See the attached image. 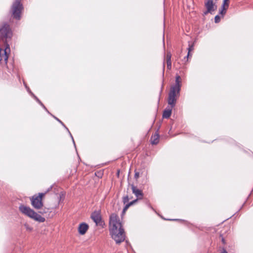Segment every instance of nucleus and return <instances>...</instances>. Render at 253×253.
<instances>
[{"label": "nucleus", "instance_id": "9d476101", "mask_svg": "<svg viewBox=\"0 0 253 253\" xmlns=\"http://www.w3.org/2000/svg\"><path fill=\"white\" fill-rule=\"evenodd\" d=\"M132 193L136 197L137 199L141 200L143 197V193L142 190L137 188L133 184L131 185Z\"/></svg>", "mask_w": 253, "mask_h": 253}, {"label": "nucleus", "instance_id": "4468645a", "mask_svg": "<svg viewBox=\"0 0 253 253\" xmlns=\"http://www.w3.org/2000/svg\"><path fill=\"white\" fill-rule=\"evenodd\" d=\"M171 54L170 52H168L166 56L167 68L169 70L171 69Z\"/></svg>", "mask_w": 253, "mask_h": 253}, {"label": "nucleus", "instance_id": "f03ea898", "mask_svg": "<svg viewBox=\"0 0 253 253\" xmlns=\"http://www.w3.org/2000/svg\"><path fill=\"white\" fill-rule=\"evenodd\" d=\"M181 78L178 75L175 76V82L174 85L171 86L169 93L168 103L171 108H173L176 103V96H179L181 89Z\"/></svg>", "mask_w": 253, "mask_h": 253}, {"label": "nucleus", "instance_id": "a211bd4d", "mask_svg": "<svg viewBox=\"0 0 253 253\" xmlns=\"http://www.w3.org/2000/svg\"><path fill=\"white\" fill-rule=\"evenodd\" d=\"M128 201H129V198H128V196L124 197L123 201V203L124 204H126L128 203Z\"/></svg>", "mask_w": 253, "mask_h": 253}, {"label": "nucleus", "instance_id": "c9c22d12", "mask_svg": "<svg viewBox=\"0 0 253 253\" xmlns=\"http://www.w3.org/2000/svg\"><path fill=\"white\" fill-rule=\"evenodd\" d=\"M241 209H242V207H241V208H240V209H239V210H241Z\"/></svg>", "mask_w": 253, "mask_h": 253}, {"label": "nucleus", "instance_id": "9b49d317", "mask_svg": "<svg viewBox=\"0 0 253 253\" xmlns=\"http://www.w3.org/2000/svg\"><path fill=\"white\" fill-rule=\"evenodd\" d=\"M89 226L85 222L80 223L78 227V232L80 235H84L88 229Z\"/></svg>", "mask_w": 253, "mask_h": 253}, {"label": "nucleus", "instance_id": "aec40b11", "mask_svg": "<svg viewBox=\"0 0 253 253\" xmlns=\"http://www.w3.org/2000/svg\"><path fill=\"white\" fill-rule=\"evenodd\" d=\"M220 20V16L218 15H217L214 17V22L215 23H217L219 22Z\"/></svg>", "mask_w": 253, "mask_h": 253}, {"label": "nucleus", "instance_id": "5701e85b", "mask_svg": "<svg viewBox=\"0 0 253 253\" xmlns=\"http://www.w3.org/2000/svg\"><path fill=\"white\" fill-rule=\"evenodd\" d=\"M226 12L223 11V9H220L219 11V13L222 16H223L225 14H226Z\"/></svg>", "mask_w": 253, "mask_h": 253}, {"label": "nucleus", "instance_id": "39448f33", "mask_svg": "<svg viewBox=\"0 0 253 253\" xmlns=\"http://www.w3.org/2000/svg\"><path fill=\"white\" fill-rule=\"evenodd\" d=\"M23 9V5L20 0H15L11 7L12 16L16 20H19L21 19V14Z\"/></svg>", "mask_w": 253, "mask_h": 253}, {"label": "nucleus", "instance_id": "72a5a7b5", "mask_svg": "<svg viewBox=\"0 0 253 253\" xmlns=\"http://www.w3.org/2000/svg\"><path fill=\"white\" fill-rule=\"evenodd\" d=\"M241 209H242V207H241V208H240V209H239V210H241Z\"/></svg>", "mask_w": 253, "mask_h": 253}, {"label": "nucleus", "instance_id": "f257e3e1", "mask_svg": "<svg viewBox=\"0 0 253 253\" xmlns=\"http://www.w3.org/2000/svg\"><path fill=\"white\" fill-rule=\"evenodd\" d=\"M109 231L112 239L117 244H120L125 240V233L119 216L115 213L110 215L109 218Z\"/></svg>", "mask_w": 253, "mask_h": 253}, {"label": "nucleus", "instance_id": "2eb2a0df", "mask_svg": "<svg viewBox=\"0 0 253 253\" xmlns=\"http://www.w3.org/2000/svg\"><path fill=\"white\" fill-rule=\"evenodd\" d=\"M32 96L34 98V99L37 101V102H38L39 103V104H40V105L41 106H42V107L48 113V114H50L49 112L48 111V110L47 109V108L45 107V106L43 105V104L40 101V100L35 95V94L34 93H32Z\"/></svg>", "mask_w": 253, "mask_h": 253}, {"label": "nucleus", "instance_id": "ddd939ff", "mask_svg": "<svg viewBox=\"0 0 253 253\" xmlns=\"http://www.w3.org/2000/svg\"><path fill=\"white\" fill-rule=\"evenodd\" d=\"M151 143L152 144L156 145L159 143V135L157 133H155L153 135L151 138Z\"/></svg>", "mask_w": 253, "mask_h": 253}, {"label": "nucleus", "instance_id": "423d86ee", "mask_svg": "<svg viewBox=\"0 0 253 253\" xmlns=\"http://www.w3.org/2000/svg\"><path fill=\"white\" fill-rule=\"evenodd\" d=\"M52 186H51L48 188L46 192L40 193L39 195H34L31 199L32 206L37 210L41 209L43 207V203L42 202V198L45 193L49 191L52 189Z\"/></svg>", "mask_w": 253, "mask_h": 253}, {"label": "nucleus", "instance_id": "412c9836", "mask_svg": "<svg viewBox=\"0 0 253 253\" xmlns=\"http://www.w3.org/2000/svg\"><path fill=\"white\" fill-rule=\"evenodd\" d=\"M130 207V206L128 205V204H126L125 206L124 207L123 210V213L125 212V211L127 210V209Z\"/></svg>", "mask_w": 253, "mask_h": 253}, {"label": "nucleus", "instance_id": "f3484780", "mask_svg": "<svg viewBox=\"0 0 253 253\" xmlns=\"http://www.w3.org/2000/svg\"><path fill=\"white\" fill-rule=\"evenodd\" d=\"M60 124L66 128V129L68 131V133H69L70 134V137H71L72 139V141H73V142L74 143V145L75 146V147H76V145H75V141H74V139L73 138V137L72 135V134L71 133L70 131H69V129L66 126L64 125V124L62 122L61 123H60Z\"/></svg>", "mask_w": 253, "mask_h": 253}, {"label": "nucleus", "instance_id": "4be33fe9", "mask_svg": "<svg viewBox=\"0 0 253 253\" xmlns=\"http://www.w3.org/2000/svg\"><path fill=\"white\" fill-rule=\"evenodd\" d=\"M228 8V7H226V6H225V5L223 6V5L222 4L220 9H223V11H224L226 12V11Z\"/></svg>", "mask_w": 253, "mask_h": 253}, {"label": "nucleus", "instance_id": "dca6fc26", "mask_svg": "<svg viewBox=\"0 0 253 253\" xmlns=\"http://www.w3.org/2000/svg\"><path fill=\"white\" fill-rule=\"evenodd\" d=\"M194 42H188V47L187 48L188 50V54L187 56L186 57L187 58L190 56V52L192 51L194 49Z\"/></svg>", "mask_w": 253, "mask_h": 253}, {"label": "nucleus", "instance_id": "1a4fd4ad", "mask_svg": "<svg viewBox=\"0 0 253 253\" xmlns=\"http://www.w3.org/2000/svg\"><path fill=\"white\" fill-rule=\"evenodd\" d=\"M205 6L207 10L204 12V15H206L209 13L212 14L213 12L216 9L217 7L213 0H207L205 3Z\"/></svg>", "mask_w": 253, "mask_h": 253}, {"label": "nucleus", "instance_id": "393cba45", "mask_svg": "<svg viewBox=\"0 0 253 253\" xmlns=\"http://www.w3.org/2000/svg\"><path fill=\"white\" fill-rule=\"evenodd\" d=\"M25 87L27 88V90L28 91V92L32 96V93H33L31 91L30 88L27 86L26 84H25Z\"/></svg>", "mask_w": 253, "mask_h": 253}, {"label": "nucleus", "instance_id": "c756f323", "mask_svg": "<svg viewBox=\"0 0 253 253\" xmlns=\"http://www.w3.org/2000/svg\"><path fill=\"white\" fill-rule=\"evenodd\" d=\"M222 242L223 243V244H225V241L224 240V239L223 238H222Z\"/></svg>", "mask_w": 253, "mask_h": 253}, {"label": "nucleus", "instance_id": "c85d7f7f", "mask_svg": "<svg viewBox=\"0 0 253 253\" xmlns=\"http://www.w3.org/2000/svg\"><path fill=\"white\" fill-rule=\"evenodd\" d=\"M148 207L151 208L152 210H153V211H154V209L153 208V207L151 206L150 204H148Z\"/></svg>", "mask_w": 253, "mask_h": 253}, {"label": "nucleus", "instance_id": "6e6552de", "mask_svg": "<svg viewBox=\"0 0 253 253\" xmlns=\"http://www.w3.org/2000/svg\"><path fill=\"white\" fill-rule=\"evenodd\" d=\"M91 218L97 226L103 227L104 225V221L102 220L100 211H95L91 214Z\"/></svg>", "mask_w": 253, "mask_h": 253}, {"label": "nucleus", "instance_id": "6ab92c4d", "mask_svg": "<svg viewBox=\"0 0 253 253\" xmlns=\"http://www.w3.org/2000/svg\"><path fill=\"white\" fill-rule=\"evenodd\" d=\"M222 5L229 7V0H223Z\"/></svg>", "mask_w": 253, "mask_h": 253}, {"label": "nucleus", "instance_id": "a878e982", "mask_svg": "<svg viewBox=\"0 0 253 253\" xmlns=\"http://www.w3.org/2000/svg\"><path fill=\"white\" fill-rule=\"evenodd\" d=\"M139 176V173L138 172H135L134 174V178L137 179Z\"/></svg>", "mask_w": 253, "mask_h": 253}, {"label": "nucleus", "instance_id": "cd10ccee", "mask_svg": "<svg viewBox=\"0 0 253 253\" xmlns=\"http://www.w3.org/2000/svg\"><path fill=\"white\" fill-rule=\"evenodd\" d=\"M221 253H228L225 249H223Z\"/></svg>", "mask_w": 253, "mask_h": 253}, {"label": "nucleus", "instance_id": "f704fd0d", "mask_svg": "<svg viewBox=\"0 0 253 253\" xmlns=\"http://www.w3.org/2000/svg\"><path fill=\"white\" fill-rule=\"evenodd\" d=\"M241 209H242V207H241V208H240V209H239V210H241Z\"/></svg>", "mask_w": 253, "mask_h": 253}, {"label": "nucleus", "instance_id": "7ed1b4c3", "mask_svg": "<svg viewBox=\"0 0 253 253\" xmlns=\"http://www.w3.org/2000/svg\"><path fill=\"white\" fill-rule=\"evenodd\" d=\"M19 211L25 215L40 222H43L45 218L36 212L30 207L24 205H20L19 207Z\"/></svg>", "mask_w": 253, "mask_h": 253}, {"label": "nucleus", "instance_id": "b1692460", "mask_svg": "<svg viewBox=\"0 0 253 253\" xmlns=\"http://www.w3.org/2000/svg\"><path fill=\"white\" fill-rule=\"evenodd\" d=\"M139 199H137V198L134 200H133L132 201L128 203V205L130 206L132 205H133L134 203H135Z\"/></svg>", "mask_w": 253, "mask_h": 253}, {"label": "nucleus", "instance_id": "7c9ffc66", "mask_svg": "<svg viewBox=\"0 0 253 253\" xmlns=\"http://www.w3.org/2000/svg\"><path fill=\"white\" fill-rule=\"evenodd\" d=\"M163 44H164V46H165V42H164V33L163 34Z\"/></svg>", "mask_w": 253, "mask_h": 253}, {"label": "nucleus", "instance_id": "2f4dec72", "mask_svg": "<svg viewBox=\"0 0 253 253\" xmlns=\"http://www.w3.org/2000/svg\"><path fill=\"white\" fill-rule=\"evenodd\" d=\"M167 220H177L178 219H167Z\"/></svg>", "mask_w": 253, "mask_h": 253}, {"label": "nucleus", "instance_id": "473e14b6", "mask_svg": "<svg viewBox=\"0 0 253 253\" xmlns=\"http://www.w3.org/2000/svg\"><path fill=\"white\" fill-rule=\"evenodd\" d=\"M164 69H165V63H163V73L164 72Z\"/></svg>", "mask_w": 253, "mask_h": 253}, {"label": "nucleus", "instance_id": "f8f14e48", "mask_svg": "<svg viewBox=\"0 0 253 253\" xmlns=\"http://www.w3.org/2000/svg\"><path fill=\"white\" fill-rule=\"evenodd\" d=\"M172 112V108H166L164 110L163 114V118L165 119H168L170 117L171 114Z\"/></svg>", "mask_w": 253, "mask_h": 253}, {"label": "nucleus", "instance_id": "20e7f679", "mask_svg": "<svg viewBox=\"0 0 253 253\" xmlns=\"http://www.w3.org/2000/svg\"><path fill=\"white\" fill-rule=\"evenodd\" d=\"M12 37V32L9 25L7 23H3L0 28V40L6 45V43H8Z\"/></svg>", "mask_w": 253, "mask_h": 253}, {"label": "nucleus", "instance_id": "bb28decb", "mask_svg": "<svg viewBox=\"0 0 253 253\" xmlns=\"http://www.w3.org/2000/svg\"><path fill=\"white\" fill-rule=\"evenodd\" d=\"M50 114L56 120H57L58 122H59L60 123L62 122V121L61 120H60L58 118H57V117H56L55 116L51 115L50 113L49 114Z\"/></svg>", "mask_w": 253, "mask_h": 253}, {"label": "nucleus", "instance_id": "0eeeda50", "mask_svg": "<svg viewBox=\"0 0 253 253\" xmlns=\"http://www.w3.org/2000/svg\"><path fill=\"white\" fill-rule=\"evenodd\" d=\"M10 51V46L8 43H6V45L5 46V49L4 50L0 47V64H7L8 53Z\"/></svg>", "mask_w": 253, "mask_h": 253}]
</instances>
